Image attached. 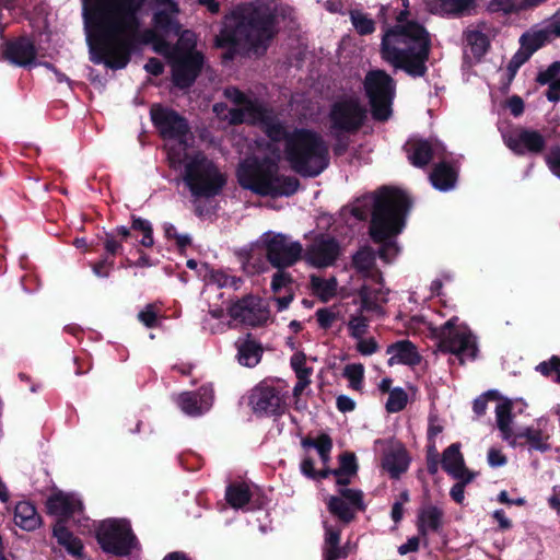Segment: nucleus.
I'll return each instance as SVG.
<instances>
[{
	"mask_svg": "<svg viewBox=\"0 0 560 560\" xmlns=\"http://www.w3.org/2000/svg\"><path fill=\"white\" fill-rule=\"evenodd\" d=\"M488 464L491 467H502L506 464V457L498 448H490L488 452Z\"/></svg>",
	"mask_w": 560,
	"mask_h": 560,
	"instance_id": "0e129e2a",
	"label": "nucleus"
},
{
	"mask_svg": "<svg viewBox=\"0 0 560 560\" xmlns=\"http://www.w3.org/2000/svg\"><path fill=\"white\" fill-rule=\"evenodd\" d=\"M101 548L115 556H127L138 546L130 523L126 520L103 521L96 532Z\"/></svg>",
	"mask_w": 560,
	"mask_h": 560,
	"instance_id": "f8f14e48",
	"label": "nucleus"
},
{
	"mask_svg": "<svg viewBox=\"0 0 560 560\" xmlns=\"http://www.w3.org/2000/svg\"><path fill=\"white\" fill-rule=\"evenodd\" d=\"M357 340V350L362 355H371L375 353L378 349L377 343L374 338H358Z\"/></svg>",
	"mask_w": 560,
	"mask_h": 560,
	"instance_id": "bf43d9fd",
	"label": "nucleus"
},
{
	"mask_svg": "<svg viewBox=\"0 0 560 560\" xmlns=\"http://www.w3.org/2000/svg\"><path fill=\"white\" fill-rule=\"evenodd\" d=\"M54 537L58 544L62 546L67 552L73 557H82L83 545L82 541L75 537L62 522H57L52 528Z\"/></svg>",
	"mask_w": 560,
	"mask_h": 560,
	"instance_id": "2f4dec72",
	"label": "nucleus"
},
{
	"mask_svg": "<svg viewBox=\"0 0 560 560\" xmlns=\"http://www.w3.org/2000/svg\"><path fill=\"white\" fill-rule=\"evenodd\" d=\"M179 409L189 417H198L207 412L213 402L211 386H201L197 392H185L175 399Z\"/></svg>",
	"mask_w": 560,
	"mask_h": 560,
	"instance_id": "4be33fe9",
	"label": "nucleus"
},
{
	"mask_svg": "<svg viewBox=\"0 0 560 560\" xmlns=\"http://www.w3.org/2000/svg\"><path fill=\"white\" fill-rule=\"evenodd\" d=\"M339 497H330L327 505L331 514L340 521L349 523L358 510L363 509L362 492L360 490L339 487Z\"/></svg>",
	"mask_w": 560,
	"mask_h": 560,
	"instance_id": "a211bd4d",
	"label": "nucleus"
},
{
	"mask_svg": "<svg viewBox=\"0 0 560 560\" xmlns=\"http://www.w3.org/2000/svg\"><path fill=\"white\" fill-rule=\"evenodd\" d=\"M409 209L408 196L398 189L382 188L355 200L352 214L359 220L372 215L370 234L381 244V259L390 262L399 253L395 241L405 226V215Z\"/></svg>",
	"mask_w": 560,
	"mask_h": 560,
	"instance_id": "20e7f679",
	"label": "nucleus"
},
{
	"mask_svg": "<svg viewBox=\"0 0 560 560\" xmlns=\"http://www.w3.org/2000/svg\"><path fill=\"white\" fill-rule=\"evenodd\" d=\"M311 287L316 296L323 302H328L337 294L338 282L336 278L311 277Z\"/></svg>",
	"mask_w": 560,
	"mask_h": 560,
	"instance_id": "c9c22d12",
	"label": "nucleus"
},
{
	"mask_svg": "<svg viewBox=\"0 0 560 560\" xmlns=\"http://www.w3.org/2000/svg\"><path fill=\"white\" fill-rule=\"evenodd\" d=\"M420 546V539L417 536L408 538V540L398 547L399 555L404 556L409 552L418 551Z\"/></svg>",
	"mask_w": 560,
	"mask_h": 560,
	"instance_id": "774afa93",
	"label": "nucleus"
},
{
	"mask_svg": "<svg viewBox=\"0 0 560 560\" xmlns=\"http://www.w3.org/2000/svg\"><path fill=\"white\" fill-rule=\"evenodd\" d=\"M546 163L551 173L560 178V148H553L546 155Z\"/></svg>",
	"mask_w": 560,
	"mask_h": 560,
	"instance_id": "13d9d810",
	"label": "nucleus"
},
{
	"mask_svg": "<svg viewBox=\"0 0 560 560\" xmlns=\"http://www.w3.org/2000/svg\"><path fill=\"white\" fill-rule=\"evenodd\" d=\"M132 229L140 231L142 238L140 240V244L145 247H151L154 243L153 241V231L152 225L148 220L141 218L132 219Z\"/></svg>",
	"mask_w": 560,
	"mask_h": 560,
	"instance_id": "49530a36",
	"label": "nucleus"
},
{
	"mask_svg": "<svg viewBox=\"0 0 560 560\" xmlns=\"http://www.w3.org/2000/svg\"><path fill=\"white\" fill-rule=\"evenodd\" d=\"M304 447H314L318 454L330 453L332 442L328 435H320L316 440H304L302 442Z\"/></svg>",
	"mask_w": 560,
	"mask_h": 560,
	"instance_id": "864d4df0",
	"label": "nucleus"
},
{
	"mask_svg": "<svg viewBox=\"0 0 560 560\" xmlns=\"http://www.w3.org/2000/svg\"><path fill=\"white\" fill-rule=\"evenodd\" d=\"M364 89L370 100L373 117L386 120L392 114V102L395 96V82L383 70L370 71L364 80Z\"/></svg>",
	"mask_w": 560,
	"mask_h": 560,
	"instance_id": "4468645a",
	"label": "nucleus"
},
{
	"mask_svg": "<svg viewBox=\"0 0 560 560\" xmlns=\"http://www.w3.org/2000/svg\"><path fill=\"white\" fill-rule=\"evenodd\" d=\"M362 312L366 311L362 310L361 305L360 311L355 314L350 315L349 320L347 323L349 336L354 340L364 337L369 329V319L362 315Z\"/></svg>",
	"mask_w": 560,
	"mask_h": 560,
	"instance_id": "a19ab883",
	"label": "nucleus"
},
{
	"mask_svg": "<svg viewBox=\"0 0 560 560\" xmlns=\"http://www.w3.org/2000/svg\"><path fill=\"white\" fill-rule=\"evenodd\" d=\"M408 402V394L401 387L393 388L388 394L385 408L388 412L395 413L401 411Z\"/></svg>",
	"mask_w": 560,
	"mask_h": 560,
	"instance_id": "37998d69",
	"label": "nucleus"
},
{
	"mask_svg": "<svg viewBox=\"0 0 560 560\" xmlns=\"http://www.w3.org/2000/svg\"><path fill=\"white\" fill-rule=\"evenodd\" d=\"M230 316L243 324L257 326L268 318V312L262 306L261 300L256 296H246L229 308Z\"/></svg>",
	"mask_w": 560,
	"mask_h": 560,
	"instance_id": "412c9836",
	"label": "nucleus"
},
{
	"mask_svg": "<svg viewBox=\"0 0 560 560\" xmlns=\"http://www.w3.org/2000/svg\"><path fill=\"white\" fill-rule=\"evenodd\" d=\"M315 316L318 325L324 329L330 328L337 319L336 312L328 307L318 308Z\"/></svg>",
	"mask_w": 560,
	"mask_h": 560,
	"instance_id": "6e6d98bb",
	"label": "nucleus"
},
{
	"mask_svg": "<svg viewBox=\"0 0 560 560\" xmlns=\"http://www.w3.org/2000/svg\"><path fill=\"white\" fill-rule=\"evenodd\" d=\"M511 404L500 401L495 406V420L501 438L509 443L510 446L516 447V433L512 429L513 417L511 413Z\"/></svg>",
	"mask_w": 560,
	"mask_h": 560,
	"instance_id": "c756f323",
	"label": "nucleus"
},
{
	"mask_svg": "<svg viewBox=\"0 0 560 560\" xmlns=\"http://www.w3.org/2000/svg\"><path fill=\"white\" fill-rule=\"evenodd\" d=\"M196 44V34L191 31H184L172 50L170 58L173 81L178 88L184 89L191 85L202 67L203 57L195 49Z\"/></svg>",
	"mask_w": 560,
	"mask_h": 560,
	"instance_id": "9b49d317",
	"label": "nucleus"
},
{
	"mask_svg": "<svg viewBox=\"0 0 560 560\" xmlns=\"http://www.w3.org/2000/svg\"><path fill=\"white\" fill-rule=\"evenodd\" d=\"M350 20L354 27V30L360 35H369L375 31L374 21L369 18L365 13L359 10H353L350 12Z\"/></svg>",
	"mask_w": 560,
	"mask_h": 560,
	"instance_id": "79ce46f5",
	"label": "nucleus"
},
{
	"mask_svg": "<svg viewBox=\"0 0 560 560\" xmlns=\"http://www.w3.org/2000/svg\"><path fill=\"white\" fill-rule=\"evenodd\" d=\"M104 247L105 250L110 255L120 253L122 249L121 241H117L114 233L106 234Z\"/></svg>",
	"mask_w": 560,
	"mask_h": 560,
	"instance_id": "e2e57ef3",
	"label": "nucleus"
},
{
	"mask_svg": "<svg viewBox=\"0 0 560 560\" xmlns=\"http://www.w3.org/2000/svg\"><path fill=\"white\" fill-rule=\"evenodd\" d=\"M442 467L454 479L471 482L475 474L469 471L460 453V444L453 443L444 450L442 455Z\"/></svg>",
	"mask_w": 560,
	"mask_h": 560,
	"instance_id": "393cba45",
	"label": "nucleus"
},
{
	"mask_svg": "<svg viewBox=\"0 0 560 560\" xmlns=\"http://www.w3.org/2000/svg\"><path fill=\"white\" fill-rule=\"evenodd\" d=\"M352 264L365 281L359 291L362 310L383 314V305L388 301V290L384 288L382 275L375 266L374 252L369 247L361 248L353 256Z\"/></svg>",
	"mask_w": 560,
	"mask_h": 560,
	"instance_id": "1a4fd4ad",
	"label": "nucleus"
},
{
	"mask_svg": "<svg viewBox=\"0 0 560 560\" xmlns=\"http://www.w3.org/2000/svg\"><path fill=\"white\" fill-rule=\"evenodd\" d=\"M444 512L433 504H423L417 514L419 535L427 537L430 533L439 532L443 525Z\"/></svg>",
	"mask_w": 560,
	"mask_h": 560,
	"instance_id": "a878e982",
	"label": "nucleus"
},
{
	"mask_svg": "<svg viewBox=\"0 0 560 560\" xmlns=\"http://www.w3.org/2000/svg\"><path fill=\"white\" fill-rule=\"evenodd\" d=\"M271 289L275 294H281L287 290L292 291L291 276L282 269H279L272 277Z\"/></svg>",
	"mask_w": 560,
	"mask_h": 560,
	"instance_id": "09e8293b",
	"label": "nucleus"
},
{
	"mask_svg": "<svg viewBox=\"0 0 560 560\" xmlns=\"http://www.w3.org/2000/svg\"><path fill=\"white\" fill-rule=\"evenodd\" d=\"M330 132L338 138V143L334 151L341 155L348 148V142L343 141V135L355 133L366 119V108L361 104L359 97L350 95L343 96L334 102L329 110Z\"/></svg>",
	"mask_w": 560,
	"mask_h": 560,
	"instance_id": "9d476101",
	"label": "nucleus"
},
{
	"mask_svg": "<svg viewBox=\"0 0 560 560\" xmlns=\"http://www.w3.org/2000/svg\"><path fill=\"white\" fill-rule=\"evenodd\" d=\"M114 267V260L106 258H103L97 264L93 265L92 269L96 277L100 278H106L109 276L112 269Z\"/></svg>",
	"mask_w": 560,
	"mask_h": 560,
	"instance_id": "052dcab7",
	"label": "nucleus"
},
{
	"mask_svg": "<svg viewBox=\"0 0 560 560\" xmlns=\"http://www.w3.org/2000/svg\"><path fill=\"white\" fill-rule=\"evenodd\" d=\"M468 482H464L463 480H458L457 483H455L451 491H450V495L451 498L458 504H462L464 502V499H465V485H467Z\"/></svg>",
	"mask_w": 560,
	"mask_h": 560,
	"instance_id": "338daca9",
	"label": "nucleus"
},
{
	"mask_svg": "<svg viewBox=\"0 0 560 560\" xmlns=\"http://www.w3.org/2000/svg\"><path fill=\"white\" fill-rule=\"evenodd\" d=\"M290 365L295 373L296 378L311 377L313 369L306 365V355L296 351L290 359Z\"/></svg>",
	"mask_w": 560,
	"mask_h": 560,
	"instance_id": "c03bdc74",
	"label": "nucleus"
},
{
	"mask_svg": "<svg viewBox=\"0 0 560 560\" xmlns=\"http://www.w3.org/2000/svg\"><path fill=\"white\" fill-rule=\"evenodd\" d=\"M259 242L269 262L278 269L293 266L302 257V244L285 234L269 231L260 236Z\"/></svg>",
	"mask_w": 560,
	"mask_h": 560,
	"instance_id": "2eb2a0df",
	"label": "nucleus"
},
{
	"mask_svg": "<svg viewBox=\"0 0 560 560\" xmlns=\"http://www.w3.org/2000/svg\"><path fill=\"white\" fill-rule=\"evenodd\" d=\"M476 2L477 0H432L429 10L434 14L458 18L470 13Z\"/></svg>",
	"mask_w": 560,
	"mask_h": 560,
	"instance_id": "c85d7f7f",
	"label": "nucleus"
},
{
	"mask_svg": "<svg viewBox=\"0 0 560 560\" xmlns=\"http://www.w3.org/2000/svg\"><path fill=\"white\" fill-rule=\"evenodd\" d=\"M48 512L62 522L72 518L79 525L81 524V514L83 504L81 499L73 493L57 492L49 497L47 501Z\"/></svg>",
	"mask_w": 560,
	"mask_h": 560,
	"instance_id": "aec40b11",
	"label": "nucleus"
},
{
	"mask_svg": "<svg viewBox=\"0 0 560 560\" xmlns=\"http://www.w3.org/2000/svg\"><path fill=\"white\" fill-rule=\"evenodd\" d=\"M504 144L515 154H538L546 145V139L537 131L526 128H513L502 132Z\"/></svg>",
	"mask_w": 560,
	"mask_h": 560,
	"instance_id": "dca6fc26",
	"label": "nucleus"
},
{
	"mask_svg": "<svg viewBox=\"0 0 560 560\" xmlns=\"http://www.w3.org/2000/svg\"><path fill=\"white\" fill-rule=\"evenodd\" d=\"M291 9L277 0H255L237 5L224 18L223 26L215 37V45L229 48L225 59L236 52L264 54L278 33L280 19L290 14Z\"/></svg>",
	"mask_w": 560,
	"mask_h": 560,
	"instance_id": "7ed1b4c3",
	"label": "nucleus"
},
{
	"mask_svg": "<svg viewBox=\"0 0 560 560\" xmlns=\"http://www.w3.org/2000/svg\"><path fill=\"white\" fill-rule=\"evenodd\" d=\"M389 354L388 365L395 364L417 365L421 361V355L417 347L409 340H400L387 347Z\"/></svg>",
	"mask_w": 560,
	"mask_h": 560,
	"instance_id": "bb28decb",
	"label": "nucleus"
},
{
	"mask_svg": "<svg viewBox=\"0 0 560 560\" xmlns=\"http://www.w3.org/2000/svg\"><path fill=\"white\" fill-rule=\"evenodd\" d=\"M536 370L556 383H560V359L558 357H552L549 361L541 362L537 365Z\"/></svg>",
	"mask_w": 560,
	"mask_h": 560,
	"instance_id": "8fccbe9b",
	"label": "nucleus"
},
{
	"mask_svg": "<svg viewBox=\"0 0 560 560\" xmlns=\"http://www.w3.org/2000/svg\"><path fill=\"white\" fill-rule=\"evenodd\" d=\"M467 46L470 48L471 54L480 58L483 56L489 47V38L478 28L468 30L466 32Z\"/></svg>",
	"mask_w": 560,
	"mask_h": 560,
	"instance_id": "58836bf2",
	"label": "nucleus"
},
{
	"mask_svg": "<svg viewBox=\"0 0 560 560\" xmlns=\"http://www.w3.org/2000/svg\"><path fill=\"white\" fill-rule=\"evenodd\" d=\"M408 329L412 334L427 335L435 339L442 352L455 354L460 362L474 360L477 355L476 337L457 316H452L441 327L434 326L422 316H412Z\"/></svg>",
	"mask_w": 560,
	"mask_h": 560,
	"instance_id": "423d86ee",
	"label": "nucleus"
},
{
	"mask_svg": "<svg viewBox=\"0 0 560 560\" xmlns=\"http://www.w3.org/2000/svg\"><path fill=\"white\" fill-rule=\"evenodd\" d=\"M345 376L349 381L352 389L360 390L364 377V368L362 364H349L345 368Z\"/></svg>",
	"mask_w": 560,
	"mask_h": 560,
	"instance_id": "de8ad7c7",
	"label": "nucleus"
},
{
	"mask_svg": "<svg viewBox=\"0 0 560 560\" xmlns=\"http://www.w3.org/2000/svg\"><path fill=\"white\" fill-rule=\"evenodd\" d=\"M325 526V539L323 547L324 560H339L345 559L348 556V551L345 547L339 545L340 542V528L332 527L327 523Z\"/></svg>",
	"mask_w": 560,
	"mask_h": 560,
	"instance_id": "7c9ffc66",
	"label": "nucleus"
},
{
	"mask_svg": "<svg viewBox=\"0 0 560 560\" xmlns=\"http://www.w3.org/2000/svg\"><path fill=\"white\" fill-rule=\"evenodd\" d=\"M151 119L161 136L167 141L166 150L174 148L177 153L186 152L187 136L189 132L186 119L175 110L153 105L150 110Z\"/></svg>",
	"mask_w": 560,
	"mask_h": 560,
	"instance_id": "ddd939ff",
	"label": "nucleus"
},
{
	"mask_svg": "<svg viewBox=\"0 0 560 560\" xmlns=\"http://www.w3.org/2000/svg\"><path fill=\"white\" fill-rule=\"evenodd\" d=\"M339 255V245L332 237L320 235L307 247L304 258L307 264L325 268L331 266Z\"/></svg>",
	"mask_w": 560,
	"mask_h": 560,
	"instance_id": "6ab92c4d",
	"label": "nucleus"
},
{
	"mask_svg": "<svg viewBox=\"0 0 560 560\" xmlns=\"http://www.w3.org/2000/svg\"><path fill=\"white\" fill-rule=\"evenodd\" d=\"M487 10L491 13H520L518 0H490Z\"/></svg>",
	"mask_w": 560,
	"mask_h": 560,
	"instance_id": "a18cd8bd",
	"label": "nucleus"
},
{
	"mask_svg": "<svg viewBox=\"0 0 560 560\" xmlns=\"http://www.w3.org/2000/svg\"><path fill=\"white\" fill-rule=\"evenodd\" d=\"M405 148L408 160L417 167L425 166L432 160L440 161L430 174V182L435 189L447 191L455 187L457 172L446 162L445 147L439 140L411 139Z\"/></svg>",
	"mask_w": 560,
	"mask_h": 560,
	"instance_id": "6e6552de",
	"label": "nucleus"
},
{
	"mask_svg": "<svg viewBox=\"0 0 560 560\" xmlns=\"http://www.w3.org/2000/svg\"><path fill=\"white\" fill-rule=\"evenodd\" d=\"M170 165L177 170L183 167V180L196 198H211L220 194L225 185V176L214 163L202 153L188 155L168 150Z\"/></svg>",
	"mask_w": 560,
	"mask_h": 560,
	"instance_id": "0eeeda50",
	"label": "nucleus"
},
{
	"mask_svg": "<svg viewBox=\"0 0 560 560\" xmlns=\"http://www.w3.org/2000/svg\"><path fill=\"white\" fill-rule=\"evenodd\" d=\"M443 427L436 422L435 419H430L429 428H428V452L430 454H436V446H435V438L442 432Z\"/></svg>",
	"mask_w": 560,
	"mask_h": 560,
	"instance_id": "4d7b16f0",
	"label": "nucleus"
},
{
	"mask_svg": "<svg viewBox=\"0 0 560 560\" xmlns=\"http://www.w3.org/2000/svg\"><path fill=\"white\" fill-rule=\"evenodd\" d=\"M207 285H215L218 288H231L237 290L241 287L242 279L229 275L225 270H209L205 276Z\"/></svg>",
	"mask_w": 560,
	"mask_h": 560,
	"instance_id": "4c0bfd02",
	"label": "nucleus"
},
{
	"mask_svg": "<svg viewBox=\"0 0 560 560\" xmlns=\"http://www.w3.org/2000/svg\"><path fill=\"white\" fill-rule=\"evenodd\" d=\"M237 360L240 364L248 368L257 365L261 359L260 346L250 339L237 341Z\"/></svg>",
	"mask_w": 560,
	"mask_h": 560,
	"instance_id": "72a5a7b5",
	"label": "nucleus"
},
{
	"mask_svg": "<svg viewBox=\"0 0 560 560\" xmlns=\"http://www.w3.org/2000/svg\"><path fill=\"white\" fill-rule=\"evenodd\" d=\"M401 2L404 10L397 16L398 24L383 33L381 56L395 70H402L412 78H420L428 71L430 37L421 24L407 22L409 1Z\"/></svg>",
	"mask_w": 560,
	"mask_h": 560,
	"instance_id": "39448f33",
	"label": "nucleus"
},
{
	"mask_svg": "<svg viewBox=\"0 0 560 560\" xmlns=\"http://www.w3.org/2000/svg\"><path fill=\"white\" fill-rule=\"evenodd\" d=\"M2 58L18 67H30L35 63L36 49L27 38L7 42L1 46Z\"/></svg>",
	"mask_w": 560,
	"mask_h": 560,
	"instance_id": "b1692460",
	"label": "nucleus"
},
{
	"mask_svg": "<svg viewBox=\"0 0 560 560\" xmlns=\"http://www.w3.org/2000/svg\"><path fill=\"white\" fill-rule=\"evenodd\" d=\"M249 405L255 413L275 415L282 409L284 396L277 386L261 382L253 388Z\"/></svg>",
	"mask_w": 560,
	"mask_h": 560,
	"instance_id": "f3484780",
	"label": "nucleus"
},
{
	"mask_svg": "<svg viewBox=\"0 0 560 560\" xmlns=\"http://www.w3.org/2000/svg\"><path fill=\"white\" fill-rule=\"evenodd\" d=\"M292 300H293V293H292V291H288V290L285 292H282L281 294H276V296L273 298V302L276 303L279 312L288 308V306L290 305Z\"/></svg>",
	"mask_w": 560,
	"mask_h": 560,
	"instance_id": "69168bd1",
	"label": "nucleus"
},
{
	"mask_svg": "<svg viewBox=\"0 0 560 560\" xmlns=\"http://www.w3.org/2000/svg\"><path fill=\"white\" fill-rule=\"evenodd\" d=\"M224 95L235 107L214 104L213 112L230 124L247 122L258 125L270 142L264 149V156L255 155L242 161L237 168L240 185L260 196H291L299 187V180L278 174L281 154L277 143H283V156L290 167L303 177H316L329 165V149L324 138L306 128H291L276 114L265 109L256 101L236 88H228Z\"/></svg>",
	"mask_w": 560,
	"mask_h": 560,
	"instance_id": "f257e3e1",
	"label": "nucleus"
},
{
	"mask_svg": "<svg viewBox=\"0 0 560 560\" xmlns=\"http://www.w3.org/2000/svg\"><path fill=\"white\" fill-rule=\"evenodd\" d=\"M560 61L552 62L546 70L537 75V82L541 85H549L560 79Z\"/></svg>",
	"mask_w": 560,
	"mask_h": 560,
	"instance_id": "3c124183",
	"label": "nucleus"
},
{
	"mask_svg": "<svg viewBox=\"0 0 560 560\" xmlns=\"http://www.w3.org/2000/svg\"><path fill=\"white\" fill-rule=\"evenodd\" d=\"M225 498L234 509H243L250 500L252 492L246 483H233L226 488Z\"/></svg>",
	"mask_w": 560,
	"mask_h": 560,
	"instance_id": "e433bc0d",
	"label": "nucleus"
},
{
	"mask_svg": "<svg viewBox=\"0 0 560 560\" xmlns=\"http://www.w3.org/2000/svg\"><path fill=\"white\" fill-rule=\"evenodd\" d=\"M339 460V468L330 470V475L336 477V482L339 487H346L350 482V478L354 476L358 470L355 456L353 454L346 453L340 456Z\"/></svg>",
	"mask_w": 560,
	"mask_h": 560,
	"instance_id": "f704fd0d",
	"label": "nucleus"
},
{
	"mask_svg": "<svg viewBox=\"0 0 560 560\" xmlns=\"http://www.w3.org/2000/svg\"><path fill=\"white\" fill-rule=\"evenodd\" d=\"M223 315L222 310H214L210 312V318L203 320V328L212 334L222 332L225 330L226 325L220 320Z\"/></svg>",
	"mask_w": 560,
	"mask_h": 560,
	"instance_id": "603ef678",
	"label": "nucleus"
},
{
	"mask_svg": "<svg viewBox=\"0 0 560 560\" xmlns=\"http://www.w3.org/2000/svg\"><path fill=\"white\" fill-rule=\"evenodd\" d=\"M549 28L527 32L521 36L520 43L532 54L539 49L550 37Z\"/></svg>",
	"mask_w": 560,
	"mask_h": 560,
	"instance_id": "ea45409f",
	"label": "nucleus"
},
{
	"mask_svg": "<svg viewBox=\"0 0 560 560\" xmlns=\"http://www.w3.org/2000/svg\"><path fill=\"white\" fill-rule=\"evenodd\" d=\"M301 471L304 476L316 479V478H327L330 475L329 469H323L320 471H316L314 467V462L312 458L306 457L301 463Z\"/></svg>",
	"mask_w": 560,
	"mask_h": 560,
	"instance_id": "5fc2aeb1",
	"label": "nucleus"
},
{
	"mask_svg": "<svg viewBox=\"0 0 560 560\" xmlns=\"http://www.w3.org/2000/svg\"><path fill=\"white\" fill-rule=\"evenodd\" d=\"M552 428L549 424L548 419L541 417L532 425L524 428L516 433V446L518 445V439H525L529 444L530 450L545 453L551 447L549 443Z\"/></svg>",
	"mask_w": 560,
	"mask_h": 560,
	"instance_id": "5701e85b",
	"label": "nucleus"
},
{
	"mask_svg": "<svg viewBox=\"0 0 560 560\" xmlns=\"http://www.w3.org/2000/svg\"><path fill=\"white\" fill-rule=\"evenodd\" d=\"M382 465L392 478H398L409 466L407 451L401 444H392L384 453Z\"/></svg>",
	"mask_w": 560,
	"mask_h": 560,
	"instance_id": "cd10ccee",
	"label": "nucleus"
},
{
	"mask_svg": "<svg viewBox=\"0 0 560 560\" xmlns=\"http://www.w3.org/2000/svg\"><path fill=\"white\" fill-rule=\"evenodd\" d=\"M82 18L94 63L124 69L137 43H153L156 31L176 30L173 0H81Z\"/></svg>",
	"mask_w": 560,
	"mask_h": 560,
	"instance_id": "f03ea898",
	"label": "nucleus"
},
{
	"mask_svg": "<svg viewBox=\"0 0 560 560\" xmlns=\"http://www.w3.org/2000/svg\"><path fill=\"white\" fill-rule=\"evenodd\" d=\"M138 318L147 327H153L156 323V312L154 306L149 304L138 314Z\"/></svg>",
	"mask_w": 560,
	"mask_h": 560,
	"instance_id": "680f3d73",
	"label": "nucleus"
},
{
	"mask_svg": "<svg viewBox=\"0 0 560 560\" xmlns=\"http://www.w3.org/2000/svg\"><path fill=\"white\" fill-rule=\"evenodd\" d=\"M14 522L24 530H34L40 525V517L32 503L23 501L15 506Z\"/></svg>",
	"mask_w": 560,
	"mask_h": 560,
	"instance_id": "473e14b6",
	"label": "nucleus"
}]
</instances>
